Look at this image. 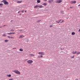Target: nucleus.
<instances>
[{"label": "nucleus", "instance_id": "f257e3e1", "mask_svg": "<svg viewBox=\"0 0 80 80\" xmlns=\"http://www.w3.org/2000/svg\"><path fill=\"white\" fill-rule=\"evenodd\" d=\"M13 72H14V73H17V74H18V75H20V74H21L20 72L18 70H16L14 71Z\"/></svg>", "mask_w": 80, "mask_h": 80}, {"label": "nucleus", "instance_id": "f03ea898", "mask_svg": "<svg viewBox=\"0 0 80 80\" xmlns=\"http://www.w3.org/2000/svg\"><path fill=\"white\" fill-rule=\"evenodd\" d=\"M27 63H28L29 64H31L32 63H33V61L32 60H28L27 61Z\"/></svg>", "mask_w": 80, "mask_h": 80}, {"label": "nucleus", "instance_id": "7ed1b4c3", "mask_svg": "<svg viewBox=\"0 0 80 80\" xmlns=\"http://www.w3.org/2000/svg\"><path fill=\"white\" fill-rule=\"evenodd\" d=\"M63 2V1L62 0H58L55 1L56 3H61V2Z\"/></svg>", "mask_w": 80, "mask_h": 80}, {"label": "nucleus", "instance_id": "20e7f679", "mask_svg": "<svg viewBox=\"0 0 80 80\" xmlns=\"http://www.w3.org/2000/svg\"><path fill=\"white\" fill-rule=\"evenodd\" d=\"M2 2H3L4 3L5 5H8V2L5 1V0H3Z\"/></svg>", "mask_w": 80, "mask_h": 80}, {"label": "nucleus", "instance_id": "39448f33", "mask_svg": "<svg viewBox=\"0 0 80 80\" xmlns=\"http://www.w3.org/2000/svg\"><path fill=\"white\" fill-rule=\"evenodd\" d=\"M38 54H39V55H45V53L43 52H39L38 53Z\"/></svg>", "mask_w": 80, "mask_h": 80}, {"label": "nucleus", "instance_id": "423d86ee", "mask_svg": "<svg viewBox=\"0 0 80 80\" xmlns=\"http://www.w3.org/2000/svg\"><path fill=\"white\" fill-rule=\"evenodd\" d=\"M76 1H71L70 2V3H76Z\"/></svg>", "mask_w": 80, "mask_h": 80}, {"label": "nucleus", "instance_id": "0eeeda50", "mask_svg": "<svg viewBox=\"0 0 80 80\" xmlns=\"http://www.w3.org/2000/svg\"><path fill=\"white\" fill-rule=\"evenodd\" d=\"M53 1V0H49L48 1V2L49 3H51Z\"/></svg>", "mask_w": 80, "mask_h": 80}, {"label": "nucleus", "instance_id": "6e6552de", "mask_svg": "<svg viewBox=\"0 0 80 80\" xmlns=\"http://www.w3.org/2000/svg\"><path fill=\"white\" fill-rule=\"evenodd\" d=\"M19 37H20V38H23V37H24L25 36L23 35H22L20 36Z\"/></svg>", "mask_w": 80, "mask_h": 80}, {"label": "nucleus", "instance_id": "1a4fd4ad", "mask_svg": "<svg viewBox=\"0 0 80 80\" xmlns=\"http://www.w3.org/2000/svg\"><path fill=\"white\" fill-rule=\"evenodd\" d=\"M72 53H73V54H75L76 53H77V52L73 51Z\"/></svg>", "mask_w": 80, "mask_h": 80}, {"label": "nucleus", "instance_id": "9d476101", "mask_svg": "<svg viewBox=\"0 0 80 80\" xmlns=\"http://www.w3.org/2000/svg\"><path fill=\"white\" fill-rule=\"evenodd\" d=\"M35 55L34 54H29V56H30V57H34V56Z\"/></svg>", "mask_w": 80, "mask_h": 80}, {"label": "nucleus", "instance_id": "9b49d317", "mask_svg": "<svg viewBox=\"0 0 80 80\" xmlns=\"http://www.w3.org/2000/svg\"><path fill=\"white\" fill-rule=\"evenodd\" d=\"M39 8H43V6L42 5H40L39 6Z\"/></svg>", "mask_w": 80, "mask_h": 80}, {"label": "nucleus", "instance_id": "f8f14e48", "mask_svg": "<svg viewBox=\"0 0 80 80\" xmlns=\"http://www.w3.org/2000/svg\"><path fill=\"white\" fill-rule=\"evenodd\" d=\"M46 5H47V3H44L42 4V5H44V6H46Z\"/></svg>", "mask_w": 80, "mask_h": 80}, {"label": "nucleus", "instance_id": "ddd939ff", "mask_svg": "<svg viewBox=\"0 0 80 80\" xmlns=\"http://www.w3.org/2000/svg\"><path fill=\"white\" fill-rule=\"evenodd\" d=\"M75 34V32H73L72 33V35H74Z\"/></svg>", "mask_w": 80, "mask_h": 80}, {"label": "nucleus", "instance_id": "4468645a", "mask_svg": "<svg viewBox=\"0 0 80 80\" xmlns=\"http://www.w3.org/2000/svg\"><path fill=\"white\" fill-rule=\"evenodd\" d=\"M61 13H62V14H64V12L63 11H61Z\"/></svg>", "mask_w": 80, "mask_h": 80}, {"label": "nucleus", "instance_id": "2eb2a0df", "mask_svg": "<svg viewBox=\"0 0 80 80\" xmlns=\"http://www.w3.org/2000/svg\"><path fill=\"white\" fill-rule=\"evenodd\" d=\"M39 6L38 5H36L35 7H34V8H38V7H39Z\"/></svg>", "mask_w": 80, "mask_h": 80}, {"label": "nucleus", "instance_id": "dca6fc26", "mask_svg": "<svg viewBox=\"0 0 80 80\" xmlns=\"http://www.w3.org/2000/svg\"><path fill=\"white\" fill-rule=\"evenodd\" d=\"M21 2H22V1H18L17 2V3H20Z\"/></svg>", "mask_w": 80, "mask_h": 80}, {"label": "nucleus", "instance_id": "f3484780", "mask_svg": "<svg viewBox=\"0 0 80 80\" xmlns=\"http://www.w3.org/2000/svg\"><path fill=\"white\" fill-rule=\"evenodd\" d=\"M15 32H10V35H12L13 34H15Z\"/></svg>", "mask_w": 80, "mask_h": 80}, {"label": "nucleus", "instance_id": "a211bd4d", "mask_svg": "<svg viewBox=\"0 0 80 80\" xmlns=\"http://www.w3.org/2000/svg\"><path fill=\"white\" fill-rule=\"evenodd\" d=\"M37 3H40V0H38L37 1Z\"/></svg>", "mask_w": 80, "mask_h": 80}, {"label": "nucleus", "instance_id": "6ab92c4d", "mask_svg": "<svg viewBox=\"0 0 80 80\" xmlns=\"http://www.w3.org/2000/svg\"><path fill=\"white\" fill-rule=\"evenodd\" d=\"M80 54V52H77V55H79Z\"/></svg>", "mask_w": 80, "mask_h": 80}, {"label": "nucleus", "instance_id": "aec40b11", "mask_svg": "<svg viewBox=\"0 0 80 80\" xmlns=\"http://www.w3.org/2000/svg\"><path fill=\"white\" fill-rule=\"evenodd\" d=\"M23 49L22 48L20 49V51L21 52H22L23 51Z\"/></svg>", "mask_w": 80, "mask_h": 80}, {"label": "nucleus", "instance_id": "412c9836", "mask_svg": "<svg viewBox=\"0 0 80 80\" xmlns=\"http://www.w3.org/2000/svg\"><path fill=\"white\" fill-rule=\"evenodd\" d=\"M42 57H43V56H42V55L40 57H39V56L38 57V58H42Z\"/></svg>", "mask_w": 80, "mask_h": 80}, {"label": "nucleus", "instance_id": "4be33fe9", "mask_svg": "<svg viewBox=\"0 0 80 80\" xmlns=\"http://www.w3.org/2000/svg\"><path fill=\"white\" fill-rule=\"evenodd\" d=\"M2 36H3V37H6L7 35L5 34H4L3 35H2Z\"/></svg>", "mask_w": 80, "mask_h": 80}, {"label": "nucleus", "instance_id": "5701e85b", "mask_svg": "<svg viewBox=\"0 0 80 80\" xmlns=\"http://www.w3.org/2000/svg\"><path fill=\"white\" fill-rule=\"evenodd\" d=\"M3 5V4L2 3H0V6H2Z\"/></svg>", "mask_w": 80, "mask_h": 80}, {"label": "nucleus", "instance_id": "b1692460", "mask_svg": "<svg viewBox=\"0 0 80 80\" xmlns=\"http://www.w3.org/2000/svg\"><path fill=\"white\" fill-rule=\"evenodd\" d=\"M5 42H8V40H5Z\"/></svg>", "mask_w": 80, "mask_h": 80}, {"label": "nucleus", "instance_id": "393cba45", "mask_svg": "<svg viewBox=\"0 0 80 80\" xmlns=\"http://www.w3.org/2000/svg\"><path fill=\"white\" fill-rule=\"evenodd\" d=\"M7 77H10V74L7 75Z\"/></svg>", "mask_w": 80, "mask_h": 80}, {"label": "nucleus", "instance_id": "a878e982", "mask_svg": "<svg viewBox=\"0 0 80 80\" xmlns=\"http://www.w3.org/2000/svg\"><path fill=\"white\" fill-rule=\"evenodd\" d=\"M56 22L57 23H59V21H57Z\"/></svg>", "mask_w": 80, "mask_h": 80}, {"label": "nucleus", "instance_id": "bb28decb", "mask_svg": "<svg viewBox=\"0 0 80 80\" xmlns=\"http://www.w3.org/2000/svg\"><path fill=\"white\" fill-rule=\"evenodd\" d=\"M62 21V20H58V21L60 23V22L61 21Z\"/></svg>", "mask_w": 80, "mask_h": 80}, {"label": "nucleus", "instance_id": "cd10ccee", "mask_svg": "<svg viewBox=\"0 0 80 80\" xmlns=\"http://www.w3.org/2000/svg\"><path fill=\"white\" fill-rule=\"evenodd\" d=\"M74 58V56H72V57L71 58Z\"/></svg>", "mask_w": 80, "mask_h": 80}, {"label": "nucleus", "instance_id": "c85d7f7f", "mask_svg": "<svg viewBox=\"0 0 80 80\" xmlns=\"http://www.w3.org/2000/svg\"><path fill=\"white\" fill-rule=\"evenodd\" d=\"M11 32H13V31H14V30H13V29H12L11 30Z\"/></svg>", "mask_w": 80, "mask_h": 80}, {"label": "nucleus", "instance_id": "c756f323", "mask_svg": "<svg viewBox=\"0 0 80 80\" xmlns=\"http://www.w3.org/2000/svg\"><path fill=\"white\" fill-rule=\"evenodd\" d=\"M10 38H14V37H11Z\"/></svg>", "mask_w": 80, "mask_h": 80}, {"label": "nucleus", "instance_id": "7c9ffc66", "mask_svg": "<svg viewBox=\"0 0 80 80\" xmlns=\"http://www.w3.org/2000/svg\"><path fill=\"white\" fill-rule=\"evenodd\" d=\"M64 22V21L63 20V21H62V22H61L60 23H62L63 22Z\"/></svg>", "mask_w": 80, "mask_h": 80}, {"label": "nucleus", "instance_id": "2f4dec72", "mask_svg": "<svg viewBox=\"0 0 80 80\" xmlns=\"http://www.w3.org/2000/svg\"><path fill=\"white\" fill-rule=\"evenodd\" d=\"M16 48H13V49H16Z\"/></svg>", "mask_w": 80, "mask_h": 80}, {"label": "nucleus", "instance_id": "473e14b6", "mask_svg": "<svg viewBox=\"0 0 80 80\" xmlns=\"http://www.w3.org/2000/svg\"><path fill=\"white\" fill-rule=\"evenodd\" d=\"M40 21H38V22H40Z\"/></svg>", "mask_w": 80, "mask_h": 80}, {"label": "nucleus", "instance_id": "72a5a7b5", "mask_svg": "<svg viewBox=\"0 0 80 80\" xmlns=\"http://www.w3.org/2000/svg\"><path fill=\"white\" fill-rule=\"evenodd\" d=\"M73 7H70V8H73Z\"/></svg>", "mask_w": 80, "mask_h": 80}, {"label": "nucleus", "instance_id": "f704fd0d", "mask_svg": "<svg viewBox=\"0 0 80 80\" xmlns=\"http://www.w3.org/2000/svg\"><path fill=\"white\" fill-rule=\"evenodd\" d=\"M50 27H52V25H51L50 26Z\"/></svg>", "mask_w": 80, "mask_h": 80}, {"label": "nucleus", "instance_id": "c9c22d12", "mask_svg": "<svg viewBox=\"0 0 80 80\" xmlns=\"http://www.w3.org/2000/svg\"><path fill=\"white\" fill-rule=\"evenodd\" d=\"M23 12H24V11H22V13H23Z\"/></svg>", "mask_w": 80, "mask_h": 80}, {"label": "nucleus", "instance_id": "e433bc0d", "mask_svg": "<svg viewBox=\"0 0 80 80\" xmlns=\"http://www.w3.org/2000/svg\"><path fill=\"white\" fill-rule=\"evenodd\" d=\"M47 0H44V1H45V2H46V1H47Z\"/></svg>", "mask_w": 80, "mask_h": 80}, {"label": "nucleus", "instance_id": "4c0bfd02", "mask_svg": "<svg viewBox=\"0 0 80 80\" xmlns=\"http://www.w3.org/2000/svg\"><path fill=\"white\" fill-rule=\"evenodd\" d=\"M8 38H10V36H8Z\"/></svg>", "mask_w": 80, "mask_h": 80}, {"label": "nucleus", "instance_id": "58836bf2", "mask_svg": "<svg viewBox=\"0 0 80 80\" xmlns=\"http://www.w3.org/2000/svg\"><path fill=\"white\" fill-rule=\"evenodd\" d=\"M80 4H79V5H78V7H80Z\"/></svg>", "mask_w": 80, "mask_h": 80}, {"label": "nucleus", "instance_id": "ea45409f", "mask_svg": "<svg viewBox=\"0 0 80 80\" xmlns=\"http://www.w3.org/2000/svg\"><path fill=\"white\" fill-rule=\"evenodd\" d=\"M78 32H80V29L79 30Z\"/></svg>", "mask_w": 80, "mask_h": 80}, {"label": "nucleus", "instance_id": "a19ab883", "mask_svg": "<svg viewBox=\"0 0 80 80\" xmlns=\"http://www.w3.org/2000/svg\"><path fill=\"white\" fill-rule=\"evenodd\" d=\"M20 11H19V12H18V13H20Z\"/></svg>", "mask_w": 80, "mask_h": 80}, {"label": "nucleus", "instance_id": "79ce46f5", "mask_svg": "<svg viewBox=\"0 0 80 80\" xmlns=\"http://www.w3.org/2000/svg\"><path fill=\"white\" fill-rule=\"evenodd\" d=\"M8 34H10V33H8Z\"/></svg>", "mask_w": 80, "mask_h": 80}, {"label": "nucleus", "instance_id": "37998d69", "mask_svg": "<svg viewBox=\"0 0 80 80\" xmlns=\"http://www.w3.org/2000/svg\"><path fill=\"white\" fill-rule=\"evenodd\" d=\"M13 79H10V80H13Z\"/></svg>", "mask_w": 80, "mask_h": 80}, {"label": "nucleus", "instance_id": "c03bdc74", "mask_svg": "<svg viewBox=\"0 0 80 80\" xmlns=\"http://www.w3.org/2000/svg\"><path fill=\"white\" fill-rule=\"evenodd\" d=\"M75 80H78V79H76Z\"/></svg>", "mask_w": 80, "mask_h": 80}, {"label": "nucleus", "instance_id": "a18cd8bd", "mask_svg": "<svg viewBox=\"0 0 80 80\" xmlns=\"http://www.w3.org/2000/svg\"><path fill=\"white\" fill-rule=\"evenodd\" d=\"M25 12H27V11H25Z\"/></svg>", "mask_w": 80, "mask_h": 80}, {"label": "nucleus", "instance_id": "49530a36", "mask_svg": "<svg viewBox=\"0 0 80 80\" xmlns=\"http://www.w3.org/2000/svg\"><path fill=\"white\" fill-rule=\"evenodd\" d=\"M5 25L3 27H5Z\"/></svg>", "mask_w": 80, "mask_h": 80}, {"label": "nucleus", "instance_id": "de8ad7c7", "mask_svg": "<svg viewBox=\"0 0 80 80\" xmlns=\"http://www.w3.org/2000/svg\"><path fill=\"white\" fill-rule=\"evenodd\" d=\"M21 31H19V32H21Z\"/></svg>", "mask_w": 80, "mask_h": 80}, {"label": "nucleus", "instance_id": "09e8293b", "mask_svg": "<svg viewBox=\"0 0 80 80\" xmlns=\"http://www.w3.org/2000/svg\"><path fill=\"white\" fill-rule=\"evenodd\" d=\"M0 14H1V13L0 12Z\"/></svg>", "mask_w": 80, "mask_h": 80}, {"label": "nucleus", "instance_id": "8fccbe9b", "mask_svg": "<svg viewBox=\"0 0 80 80\" xmlns=\"http://www.w3.org/2000/svg\"><path fill=\"white\" fill-rule=\"evenodd\" d=\"M20 15H22V14H20Z\"/></svg>", "mask_w": 80, "mask_h": 80}, {"label": "nucleus", "instance_id": "3c124183", "mask_svg": "<svg viewBox=\"0 0 80 80\" xmlns=\"http://www.w3.org/2000/svg\"><path fill=\"white\" fill-rule=\"evenodd\" d=\"M9 80H10V79H9Z\"/></svg>", "mask_w": 80, "mask_h": 80}, {"label": "nucleus", "instance_id": "603ef678", "mask_svg": "<svg viewBox=\"0 0 80 80\" xmlns=\"http://www.w3.org/2000/svg\"><path fill=\"white\" fill-rule=\"evenodd\" d=\"M10 77H11V75H10Z\"/></svg>", "mask_w": 80, "mask_h": 80}]
</instances>
